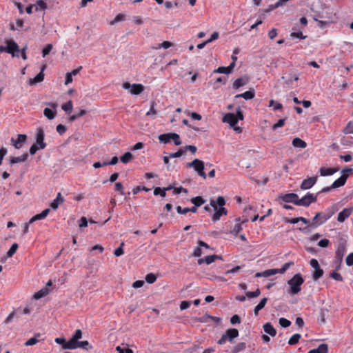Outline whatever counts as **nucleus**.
I'll list each match as a JSON object with an SVG mask.
<instances>
[{
	"label": "nucleus",
	"mask_w": 353,
	"mask_h": 353,
	"mask_svg": "<svg viewBox=\"0 0 353 353\" xmlns=\"http://www.w3.org/2000/svg\"><path fill=\"white\" fill-rule=\"evenodd\" d=\"M338 171V169L336 168H327L325 167H322L319 169V172L321 176H331L334 174L335 172Z\"/></svg>",
	"instance_id": "nucleus-21"
},
{
	"label": "nucleus",
	"mask_w": 353,
	"mask_h": 353,
	"mask_svg": "<svg viewBox=\"0 0 353 353\" xmlns=\"http://www.w3.org/2000/svg\"><path fill=\"white\" fill-rule=\"evenodd\" d=\"M227 214V210L223 206L219 207V209L213 214L212 219L213 221H217L220 219L221 216Z\"/></svg>",
	"instance_id": "nucleus-17"
},
{
	"label": "nucleus",
	"mask_w": 353,
	"mask_h": 353,
	"mask_svg": "<svg viewBox=\"0 0 353 353\" xmlns=\"http://www.w3.org/2000/svg\"><path fill=\"white\" fill-rule=\"evenodd\" d=\"M49 212H50L49 208L45 209L40 214H36L35 216H32L30 219L29 223H32L33 222H34L37 220H40V219H43L44 218H46L48 216V214H49Z\"/></svg>",
	"instance_id": "nucleus-18"
},
{
	"label": "nucleus",
	"mask_w": 353,
	"mask_h": 353,
	"mask_svg": "<svg viewBox=\"0 0 353 353\" xmlns=\"http://www.w3.org/2000/svg\"><path fill=\"white\" fill-rule=\"evenodd\" d=\"M225 204V199L223 196H219L216 199V201L211 200L210 201V207L213 208L214 210H217V206L219 207L223 206Z\"/></svg>",
	"instance_id": "nucleus-20"
},
{
	"label": "nucleus",
	"mask_w": 353,
	"mask_h": 353,
	"mask_svg": "<svg viewBox=\"0 0 353 353\" xmlns=\"http://www.w3.org/2000/svg\"><path fill=\"white\" fill-rule=\"evenodd\" d=\"M123 245H124V243H121L120 246L114 250V254L116 256H119L124 253L123 250Z\"/></svg>",
	"instance_id": "nucleus-59"
},
{
	"label": "nucleus",
	"mask_w": 353,
	"mask_h": 353,
	"mask_svg": "<svg viewBox=\"0 0 353 353\" xmlns=\"http://www.w3.org/2000/svg\"><path fill=\"white\" fill-rule=\"evenodd\" d=\"M172 139L174 141V143L176 145H180L181 144V141L180 140V137L176 133H172Z\"/></svg>",
	"instance_id": "nucleus-61"
},
{
	"label": "nucleus",
	"mask_w": 353,
	"mask_h": 353,
	"mask_svg": "<svg viewBox=\"0 0 353 353\" xmlns=\"http://www.w3.org/2000/svg\"><path fill=\"white\" fill-rule=\"evenodd\" d=\"M73 105L71 101H68L62 105V109L67 113H70L72 110Z\"/></svg>",
	"instance_id": "nucleus-43"
},
{
	"label": "nucleus",
	"mask_w": 353,
	"mask_h": 353,
	"mask_svg": "<svg viewBox=\"0 0 353 353\" xmlns=\"http://www.w3.org/2000/svg\"><path fill=\"white\" fill-rule=\"evenodd\" d=\"M346 250V247L345 243H341L338 245V248L336 250L335 258L340 259L339 261H343L344 254Z\"/></svg>",
	"instance_id": "nucleus-16"
},
{
	"label": "nucleus",
	"mask_w": 353,
	"mask_h": 353,
	"mask_svg": "<svg viewBox=\"0 0 353 353\" xmlns=\"http://www.w3.org/2000/svg\"><path fill=\"white\" fill-rule=\"evenodd\" d=\"M52 49V44H48L46 46V47L43 49L42 54L43 57H45L46 55H48L51 50Z\"/></svg>",
	"instance_id": "nucleus-58"
},
{
	"label": "nucleus",
	"mask_w": 353,
	"mask_h": 353,
	"mask_svg": "<svg viewBox=\"0 0 353 353\" xmlns=\"http://www.w3.org/2000/svg\"><path fill=\"white\" fill-rule=\"evenodd\" d=\"M17 248H18V244L16 243H13L7 252L8 257L12 256L14 254V253L16 252Z\"/></svg>",
	"instance_id": "nucleus-45"
},
{
	"label": "nucleus",
	"mask_w": 353,
	"mask_h": 353,
	"mask_svg": "<svg viewBox=\"0 0 353 353\" xmlns=\"http://www.w3.org/2000/svg\"><path fill=\"white\" fill-rule=\"evenodd\" d=\"M79 341L75 339H71L67 341L66 344L63 346V349L74 350L78 348Z\"/></svg>",
	"instance_id": "nucleus-26"
},
{
	"label": "nucleus",
	"mask_w": 353,
	"mask_h": 353,
	"mask_svg": "<svg viewBox=\"0 0 353 353\" xmlns=\"http://www.w3.org/2000/svg\"><path fill=\"white\" fill-rule=\"evenodd\" d=\"M317 181V176H312L308 179H304L301 184V190H308L313 187Z\"/></svg>",
	"instance_id": "nucleus-9"
},
{
	"label": "nucleus",
	"mask_w": 353,
	"mask_h": 353,
	"mask_svg": "<svg viewBox=\"0 0 353 353\" xmlns=\"http://www.w3.org/2000/svg\"><path fill=\"white\" fill-rule=\"evenodd\" d=\"M285 119H279L276 123L272 125V130H275L278 128L283 127L285 124Z\"/></svg>",
	"instance_id": "nucleus-55"
},
{
	"label": "nucleus",
	"mask_w": 353,
	"mask_h": 353,
	"mask_svg": "<svg viewBox=\"0 0 353 353\" xmlns=\"http://www.w3.org/2000/svg\"><path fill=\"white\" fill-rule=\"evenodd\" d=\"M298 197L295 193H288L280 196V199L285 203H292L297 205Z\"/></svg>",
	"instance_id": "nucleus-10"
},
{
	"label": "nucleus",
	"mask_w": 353,
	"mask_h": 353,
	"mask_svg": "<svg viewBox=\"0 0 353 353\" xmlns=\"http://www.w3.org/2000/svg\"><path fill=\"white\" fill-rule=\"evenodd\" d=\"M263 330L265 333L270 335L271 336H274L276 334V330L270 323H266L263 325Z\"/></svg>",
	"instance_id": "nucleus-25"
},
{
	"label": "nucleus",
	"mask_w": 353,
	"mask_h": 353,
	"mask_svg": "<svg viewBox=\"0 0 353 353\" xmlns=\"http://www.w3.org/2000/svg\"><path fill=\"white\" fill-rule=\"evenodd\" d=\"M279 324L281 327L286 328L291 325V321L282 317L279 319Z\"/></svg>",
	"instance_id": "nucleus-47"
},
{
	"label": "nucleus",
	"mask_w": 353,
	"mask_h": 353,
	"mask_svg": "<svg viewBox=\"0 0 353 353\" xmlns=\"http://www.w3.org/2000/svg\"><path fill=\"white\" fill-rule=\"evenodd\" d=\"M144 90V87L141 84L134 83L132 85L130 94H139Z\"/></svg>",
	"instance_id": "nucleus-22"
},
{
	"label": "nucleus",
	"mask_w": 353,
	"mask_h": 353,
	"mask_svg": "<svg viewBox=\"0 0 353 353\" xmlns=\"http://www.w3.org/2000/svg\"><path fill=\"white\" fill-rule=\"evenodd\" d=\"M46 68V65H43L41 72L33 79H30L29 80V84L30 85H33L37 83H40L43 81L44 79V74L43 70Z\"/></svg>",
	"instance_id": "nucleus-14"
},
{
	"label": "nucleus",
	"mask_w": 353,
	"mask_h": 353,
	"mask_svg": "<svg viewBox=\"0 0 353 353\" xmlns=\"http://www.w3.org/2000/svg\"><path fill=\"white\" fill-rule=\"evenodd\" d=\"M345 263L347 266H351L353 265V252L349 254L346 259H345Z\"/></svg>",
	"instance_id": "nucleus-63"
},
{
	"label": "nucleus",
	"mask_w": 353,
	"mask_h": 353,
	"mask_svg": "<svg viewBox=\"0 0 353 353\" xmlns=\"http://www.w3.org/2000/svg\"><path fill=\"white\" fill-rule=\"evenodd\" d=\"M188 167L193 168L198 174L203 178L206 179V174L204 172V163L202 161L195 159L192 162H189L187 164Z\"/></svg>",
	"instance_id": "nucleus-4"
},
{
	"label": "nucleus",
	"mask_w": 353,
	"mask_h": 353,
	"mask_svg": "<svg viewBox=\"0 0 353 353\" xmlns=\"http://www.w3.org/2000/svg\"><path fill=\"white\" fill-rule=\"evenodd\" d=\"M239 336V331L235 328L228 329L225 334L222 335L221 339L218 341V344L223 345L226 341L230 343L233 342V340Z\"/></svg>",
	"instance_id": "nucleus-3"
},
{
	"label": "nucleus",
	"mask_w": 353,
	"mask_h": 353,
	"mask_svg": "<svg viewBox=\"0 0 353 353\" xmlns=\"http://www.w3.org/2000/svg\"><path fill=\"white\" fill-rule=\"evenodd\" d=\"M218 258V255H216V254H213V255H210V256H207L206 257H205V263L208 265L212 263V262H214L215 261V259H216Z\"/></svg>",
	"instance_id": "nucleus-49"
},
{
	"label": "nucleus",
	"mask_w": 353,
	"mask_h": 353,
	"mask_svg": "<svg viewBox=\"0 0 353 353\" xmlns=\"http://www.w3.org/2000/svg\"><path fill=\"white\" fill-rule=\"evenodd\" d=\"M222 121L229 123L231 127H234L238 122V119L233 113H227L223 117Z\"/></svg>",
	"instance_id": "nucleus-11"
},
{
	"label": "nucleus",
	"mask_w": 353,
	"mask_h": 353,
	"mask_svg": "<svg viewBox=\"0 0 353 353\" xmlns=\"http://www.w3.org/2000/svg\"><path fill=\"white\" fill-rule=\"evenodd\" d=\"M39 341V340L37 339L36 337H32L30 338V339H28L25 343L24 345L26 346H31V345H35L36 343H37Z\"/></svg>",
	"instance_id": "nucleus-60"
},
{
	"label": "nucleus",
	"mask_w": 353,
	"mask_h": 353,
	"mask_svg": "<svg viewBox=\"0 0 353 353\" xmlns=\"http://www.w3.org/2000/svg\"><path fill=\"white\" fill-rule=\"evenodd\" d=\"M293 265L294 262L289 261L288 263H284L281 268L276 269V270L278 271V273L283 274L290 266Z\"/></svg>",
	"instance_id": "nucleus-42"
},
{
	"label": "nucleus",
	"mask_w": 353,
	"mask_h": 353,
	"mask_svg": "<svg viewBox=\"0 0 353 353\" xmlns=\"http://www.w3.org/2000/svg\"><path fill=\"white\" fill-rule=\"evenodd\" d=\"M6 52L12 57H19L20 49L18 44L13 39L6 40Z\"/></svg>",
	"instance_id": "nucleus-5"
},
{
	"label": "nucleus",
	"mask_w": 353,
	"mask_h": 353,
	"mask_svg": "<svg viewBox=\"0 0 353 353\" xmlns=\"http://www.w3.org/2000/svg\"><path fill=\"white\" fill-rule=\"evenodd\" d=\"M56 130H57V132L59 134H63V133L65 132L66 131V128L65 127V125H62V124H59L57 128H56Z\"/></svg>",
	"instance_id": "nucleus-64"
},
{
	"label": "nucleus",
	"mask_w": 353,
	"mask_h": 353,
	"mask_svg": "<svg viewBox=\"0 0 353 353\" xmlns=\"http://www.w3.org/2000/svg\"><path fill=\"white\" fill-rule=\"evenodd\" d=\"M172 133L163 134L159 136V140L163 143H168L170 141L172 137Z\"/></svg>",
	"instance_id": "nucleus-32"
},
{
	"label": "nucleus",
	"mask_w": 353,
	"mask_h": 353,
	"mask_svg": "<svg viewBox=\"0 0 353 353\" xmlns=\"http://www.w3.org/2000/svg\"><path fill=\"white\" fill-rule=\"evenodd\" d=\"M248 81L247 78H238L234 81L233 88L234 89H239L240 87L245 85Z\"/></svg>",
	"instance_id": "nucleus-30"
},
{
	"label": "nucleus",
	"mask_w": 353,
	"mask_h": 353,
	"mask_svg": "<svg viewBox=\"0 0 353 353\" xmlns=\"http://www.w3.org/2000/svg\"><path fill=\"white\" fill-rule=\"evenodd\" d=\"M317 201L316 195L307 192L303 198L298 197L297 205L308 207L311 203Z\"/></svg>",
	"instance_id": "nucleus-6"
},
{
	"label": "nucleus",
	"mask_w": 353,
	"mask_h": 353,
	"mask_svg": "<svg viewBox=\"0 0 353 353\" xmlns=\"http://www.w3.org/2000/svg\"><path fill=\"white\" fill-rule=\"evenodd\" d=\"M330 241L327 239H323L318 243V245L321 248H327L330 245Z\"/></svg>",
	"instance_id": "nucleus-54"
},
{
	"label": "nucleus",
	"mask_w": 353,
	"mask_h": 353,
	"mask_svg": "<svg viewBox=\"0 0 353 353\" xmlns=\"http://www.w3.org/2000/svg\"><path fill=\"white\" fill-rule=\"evenodd\" d=\"M255 93L254 90H248L242 94H237L236 98L242 97L245 100L252 99L254 97Z\"/></svg>",
	"instance_id": "nucleus-29"
},
{
	"label": "nucleus",
	"mask_w": 353,
	"mask_h": 353,
	"mask_svg": "<svg viewBox=\"0 0 353 353\" xmlns=\"http://www.w3.org/2000/svg\"><path fill=\"white\" fill-rule=\"evenodd\" d=\"M347 177L348 174H342L338 179L333 182L332 184V188L335 189L343 186L347 181Z\"/></svg>",
	"instance_id": "nucleus-15"
},
{
	"label": "nucleus",
	"mask_w": 353,
	"mask_h": 353,
	"mask_svg": "<svg viewBox=\"0 0 353 353\" xmlns=\"http://www.w3.org/2000/svg\"><path fill=\"white\" fill-rule=\"evenodd\" d=\"M132 158L131 152H125L123 156L121 157L120 160L123 163H128Z\"/></svg>",
	"instance_id": "nucleus-39"
},
{
	"label": "nucleus",
	"mask_w": 353,
	"mask_h": 353,
	"mask_svg": "<svg viewBox=\"0 0 353 353\" xmlns=\"http://www.w3.org/2000/svg\"><path fill=\"white\" fill-rule=\"evenodd\" d=\"M78 347L84 349V350H90L92 349V345H90L88 341H79Z\"/></svg>",
	"instance_id": "nucleus-44"
},
{
	"label": "nucleus",
	"mask_w": 353,
	"mask_h": 353,
	"mask_svg": "<svg viewBox=\"0 0 353 353\" xmlns=\"http://www.w3.org/2000/svg\"><path fill=\"white\" fill-rule=\"evenodd\" d=\"M191 203H193L196 206H201L203 203H205V200L203 199L201 196H198L194 198H192L190 200Z\"/></svg>",
	"instance_id": "nucleus-34"
},
{
	"label": "nucleus",
	"mask_w": 353,
	"mask_h": 353,
	"mask_svg": "<svg viewBox=\"0 0 353 353\" xmlns=\"http://www.w3.org/2000/svg\"><path fill=\"white\" fill-rule=\"evenodd\" d=\"M328 346L325 343H322L316 349H312L308 353H327Z\"/></svg>",
	"instance_id": "nucleus-23"
},
{
	"label": "nucleus",
	"mask_w": 353,
	"mask_h": 353,
	"mask_svg": "<svg viewBox=\"0 0 353 353\" xmlns=\"http://www.w3.org/2000/svg\"><path fill=\"white\" fill-rule=\"evenodd\" d=\"M154 106H155V102L151 101L150 102V109L149 110V111H148L146 112L147 116H152L153 118H154L156 117V115L157 114V111L155 110Z\"/></svg>",
	"instance_id": "nucleus-37"
},
{
	"label": "nucleus",
	"mask_w": 353,
	"mask_h": 353,
	"mask_svg": "<svg viewBox=\"0 0 353 353\" xmlns=\"http://www.w3.org/2000/svg\"><path fill=\"white\" fill-rule=\"evenodd\" d=\"M44 115L50 120L53 119L56 116V111H54L50 108H45L43 110Z\"/></svg>",
	"instance_id": "nucleus-35"
},
{
	"label": "nucleus",
	"mask_w": 353,
	"mask_h": 353,
	"mask_svg": "<svg viewBox=\"0 0 353 353\" xmlns=\"http://www.w3.org/2000/svg\"><path fill=\"white\" fill-rule=\"evenodd\" d=\"M269 106H274V110H277L282 108V104L279 102H276L274 100H270L269 102Z\"/></svg>",
	"instance_id": "nucleus-51"
},
{
	"label": "nucleus",
	"mask_w": 353,
	"mask_h": 353,
	"mask_svg": "<svg viewBox=\"0 0 353 353\" xmlns=\"http://www.w3.org/2000/svg\"><path fill=\"white\" fill-rule=\"evenodd\" d=\"M50 292V290L46 287L44 288H42L41 290H40L39 291H38L37 292H36L34 296H33V298L34 299H39L45 296H46L47 294H48Z\"/></svg>",
	"instance_id": "nucleus-31"
},
{
	"label": "nucleus",
	"mask_w": 353,
	"mask_h": 353,
	"mask_svg": "<svg viewBox=\"0 0 353 353\" xmlns=\"http://www.w3.org/2000/svg\"><path fill=\"white\" fill-rule=\"evenodd\" d=\"M28 153H24L23 155H21L20 157L11 158L10 162L11 165H13V164L17 163L24 162L28 159Z\"/></svg>",
	"instance_id": "nucleus-27"
},
{
	"label": "nucleus",
	"mask_w": 353,
	"mask_h": 353,
	"mask_svg": "<svg viewBox=\"0 0 353 353\" xmlns=\"http://www.w3.org/2000/svg\"><path fill=\"white\" fill-rule=\"evenodd\" d=\"M157 280V276L153 273L148 274L145 276V281L148 283H153Z\"/></svg>",
	"instance_id": "nucleus-46"
},
{
	"label": "nucleus",
	"mask_w": 353,
	"mask_h": 353,
	"mask_svg": "<svg viewBox=\"0 0 353 353\" xmlns=\"http://www.w3.org/2000/svg\"><path fill=\"white\" fill-rule=\"evenodd\" d=\"M116 350L118 353H133V350L130 348H122L121 346H117Z\"/></svg>",
	"instance_id": "nucleus-57"
},
{
	"label": "nucleus",
	"mask_w": 353,
	"mask_h": 353,
	"mask_svg": "<svg viewBox=\"0 0 353 353\" xmlns=\"http://www.w3.org/2000/svg\"><path fill=\"white\" fill-rule=\"evenodd\" d=\"M214 72L228 74H230V69L227 68V67H219Z\"/></svg>",
	"instance_id": "nucleus-53"
},
{
	"label": "nucleus",
	"mask_w": 353,
	"mask_h": 353,
	"mask_svg": "<svg viewBox=\"0 0 353 353\" xmlns=\"http://www.w3.org/2000/svg\"><path fill=\"white\" fill-rule=\"evenodd\" d=\"M292 39H305L307 36L303 35L301 31L299 32H292L290 34Z\"/></svg>",
	"instance_id": "nucleus-38"
},
{
	"label": "nucleus",
	"mask_w": 353,
	"mask_h": 353,
	"mask_svg": "<svg viewBox=\"0 0 353 353\" xmlns=\"http://www.w3.org/2000/svg\"><path fill=\"white\" fill-rule=\"evenodd\" d=\"M310 265L314 270V273L312 274V278L314 281H317L323 276V269L321 268L318 261L315 259H312L310 260Z\"/></svg>",
	"instance_id": "nucleus-7"
},
{
	"label": "nucleus",
	"mask_w": 353,
	"mask_h": 353,
	"mask_svg": "<svg viewBox=\"0 0 353 353\" xmlns=\"http://www.w3.org/2000/svg\"><path fill=\"white\" fill-rule=\"evenodd\" d=\"M245 347H246L245 343H244V342L239 343L236 346H234L232 348L231 353H238V352H242L245 349Z\"/></svg>",
	"instance_id": "nucleus-33"
},
{
	"label": "nucleus",
	"mask_w": 353,
	"mask_h": 353,
	"mask_svg": "<svg viewBox=\"0 0 353 353\" xmlns=\"http://www.w3.org/2000/svg\"><path fill=\"white\" fill-rule=\"evenodd\" d=\"M345 134H353V121H350L344 129Z\"/></svg>",
	"instance_id": "nucleus-52"
},
{
	"label": "nucleus",
	"mask_w": 353,
	"mask_h": 353,
	"mask_svg": "<svg viewBox=\"0 0 353 353\" xmlns=\"http://www.w3.org/2000/svg\"><path fill=\"white\" fill-rule=\"evenodd\" d=\"M184 150H182V149H179L177 152H174V153H170L169 154V157L170 158H178V157H181L183 154H184Z\"/></svg>",
	"instance_id": "nucleus-56"
},
{
	"label": "nucleus",
	"mask_w": 353,
	"mask_h": 353,
	"mask_svg": "<svg viewBox=\"0 0 353 353\" xmlns=\"http://www.w3.org/2000/svg\"><path fill=\"white\" fill-rule=\"evenodd\" d=\"M154 195H161L162 197H165L166 193L165 192L163 188H161L159 187L155 188L154 190Z\"/></svg>",
	"instance_id": "nucleus-50"
},
{
	"label": "nucleus",
	"mask_w": 353,
	"mask_h": 353,
	"mask_svg": "<svg viewBox=\"0 0 353 353\" xmlns=\"http://www.w3.org/2000/svg\"><path fill=\"white\" fill-rule=\"evenodd\" d=\"M242 223H236L234 225L230 232L233 235H237L241 231H242Z\"/></svg>",
	"instance_id": "nucleus-40"
},
{
	"label": "nucleus",
	"mask_w": 353,
	"mask_h": 353,
	"mask_svg": "<svg viewBox=\"0 0 353 353\" xmlns=\"http://www.w3.org/2000/svg\"><path fill=\"white\" fill-rule=\"evenodd\" d=\"M261 294V290L259 288H257L254 292H246L245 295L248 298L252 299L259 296Z\"/></svg>",
	"instance_id": "nucleus-41"
},
{
	"label": "nucleus",
	"mask_w": 353,
	"mask_h": 353,
	"mask_svg": "<svg viewBox=\"0 0 353 353\" xmlns=\"http://www.w3.org/2000/svg\"><path fill=\"white\" fill-rule=\"evenodd\" d=\"M64 201V199H63L61 194L59 192L57 195V198L52 201V202L50 203V207L53 210H56L58 208L59 205L60 203H62Z\"/></svg>",
	"instance_id": "nucleus-24"
},
{
	"label": "nucleus",
	"mask_w": 353,
	"mask_h": 353,
	"mask_svg": "<svg viewBox=\"0 0 353 353\" xmlns=\"http://www.w3.org/2000/svg\"><path fill=\"white\" fill-rule=\"evenodd\" d=\"M292 145L295 148H305L307 146L306 143L300 138L296 137L292 140Z\"/></svg>",
	"instance_id": "nucleus-28"
},
{
	"label": "nucleus",
	"mask_w": 353,
	"mask_h": 353,
	"mask_svg": "<svg viewBox=\"0 0 353 353\" xmlns=\"http://www.w3.org/2000/svg\"><path fill=\"white\" fill-rule=\"evenodd\" d=\"M330 277L336 281H343L342 276L341 275V274H339L336 272H333L330 273Z\"/></svg>",
	"instance_id": "nucleus-48"
},
{
	"label": "nucleus",
	"mask_w": 353,
	"mask_h": 353,
	"mask_svg": "<svg viewBox=\"0 0 353 353\" xmlns=\"http://www.w3.org/2000/svg\"><path fill=\"white\" fill-rule=\"evenodd\" d=\"M304 283V279L300 273L296 274L292 279L288 281L290 286L288 294L295 295L301 290V285Z\"/></svg>",
	"instance_id": "nucleus-2"
},
{
	"label": "nucleus",
	"mask_w": 353,
	"mask_h": 353,
	"mask_svg": "<svg viewBox=\"0 0 353 353\" xmlns=\"http://www.w3.org/2000/svg\"><path fill=\"white\" fill-rule=\"evenodd\" d=\"M353 208H344L338 214L337 221L340 223H343L346 219H347L352 213Z\"/></svg>",
	"instance_id": "nucleus-12"
},
{
	"label": "nucleus",
	"mask_w": 353,
	"mask_h": 353,
	"mask_svg": "<svg viewBox=\"0 0 353 353\" xmlns=\"http://www.w3.org/2000/svg\"><path fill=\"white\" fill-rule=\"evenodd\" d=\"M38 7H39L41 10H45L47 8V4L43 0H39L37 1L36 5V10H38Z\"/></svg>",
	"instance_id": "nucleus-62"
},
{
	"label": "nucleus",
	"mask_w": 353,
	"mask_h": 353,
	"mask_svg": "<svg viewBox=\"0 0 353 353\" xmlns=\"http://www.w3.org/2000/svg\"><path fill=\"white\" fill-rule=\"evenodd\" d=\"M336 210L334 207L327 208L325 212H317L311 222V226L313 228H316L319 225L325 223L330 219L335 213Z\"/></svg>",
	"instance_id": "nucleus-1"
},
{
	"label": "nucleus",
	"mask_w": 353,
	"mask_h": 353,
	"mask_svg": "<svg viewBox=\"0 0 353 353\" xmlns=\"http://www.w3.org/2000/svg\"><path fill=\"white\" fill-rule=\"evenodd\" d=\"M44 131L42 128H38L36 133V142L35 145L39 146L40 149H44L46 147V143L44 142Z\"/></svg>",
	"instance_id": "nucleus-8"
},
{
	"label": "nucleus",
	"mask_w": 353,
	"mask_h": 353,
	"mask_svg": "<svg viewBox=\"0 0 353 353\" xmlns=\"http://www.w3.org/2000/svg\"><path fill=\"white\" fill-rule=\"evenodd\" d=\"M301 338V335L300 334H294L288 340V344L290 345H295L299 342Z\"/></svg>",
	"instance_id": "nucleus-36"
},
{
	"label": "nucleus",
	"mask_w": 353,
	"mask_h": 353,
	"mask_svg": "<svg viewBox=\"0 0 353 353\" xmlns=\"http://www.w3.org/2000/svg\"><path fill=\"white\" fill-rule=\"evenodd\" d=\"M27 137L25 134H18L17 139H11V142L16 149L21 148V144L26 141Z\"/></svg>",
	"instance_id": "nucleus-13"
},
{
	"label": "nucleus",
	"mask_w": 353,
	"mask_h": 353,
	"mask_svg": "<svg viewBox=\"0 0 353 353\" xmlns=\"http://www.w3.org/2000/svg\"><path fill=\"white\" fill-rule=\"evenodd\" d=\"M278 273L276 269H268L255 274V277H269Z\"/></svg>",
	"instance_id": "nucleus-19"
}]
</instances>
